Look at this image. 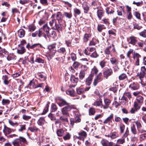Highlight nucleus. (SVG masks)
Wrapping results in <instances>:
<instances>
[{
    "mask_svg": "<svg viewBox=\"0 0 146 146\" xmlns=\"http://www.w3.org/2000/svg\"><path fill=\"white\" fill-rule=\"evenodd\" d=\"M72 109H76V108L75 105H70V104L61 109L62 113L63 115H65L66 116H69V113L68 112L71 111Z\"/></svg>",
    "mask_w": 146,
    "mask_h": 146,
    "instance_id": "f257e3e1",
    "label": "nucleus"
},
{
    "mask_svg": "<svg viewBox=\"0 0 146 146\" xmlns=\"http://www.w3.org/2000/svg\"><path fill=\"white\" fill-rule=\"evenodd\" d=\"M145 75L140 72H138L136 75L137 78L139 79V82L143 87H144L146 86V78Z\"/></svg>",
    "mask_w": 146,
    "mask_h": 146,
    "instance_id": "f03ea898",
    "label": "nucleus"
},
{
    "mask_svg": "<svg viewBox=\"0 0 146 146\" xmlns=\"http://www.w3.org/2000/svg\"><path fill=\"white\" fill-rule=\"evenodd\" d=\"M26 142V140L25 138L20 137L19 138L14 140L12 143L14 146H21Z\"/></svg>",
    "mask_w": 146,
    "mask_h": 146,
    "instance_id": "7ed1b4c3",
    "label": "nucleus"
},
{
    "mask_svg": "<svg viewBox=\"0 0 146 146\" xmlns=\"http://www.w3.org/2000/svg\"><path fill=\"white\" fill-rule=\"evenodd\" d=\"M113 73L112 70L111 68H107L103 72V77L107 79Z\"/></svg>",
    "mask_w": 146,
    "mask_h": 146,
    "instance_id": "20e7f679",
    "label": "nucleus"
},
{
    "mask_svg": "<svg viewBox=\"0 0 146 146\" xmlns=\"http://www.w3.org/2000/svg\"><path fill=\"white\" fill-rule=\"evenodd\" d=\"M104 105L103 104V105H102L101 108L104 109H108L111 103V100L107 98H104Z\"/></svg>",
    "mask_w": 146,
    "mask_h": 146,
    "instance_id": "39448f33",
    "label": "nucleus"
},
{
    "mask_svg": "<svg viewBox=\"0 0 146 146\" xmlns=\"http://www.w3.org/2000/svg\"><path fill=\"white\" fill-rule=\"evenodd\" d=\"M127 40L129 44L133 45H135L137 41V38L133 36H131L127 38Z\"/></svg>",
    "mask_w": 146,
    "mask_h": 146,
    "instance_id": "423d86ee",
    "label": "nucleus"
},
{
    "mask_svg": "<svg viewBox=\"0 0 146 146\" xmlns=\"http://www.w3.org/2000/svg\"><path fill=\"white\" fill-rule=\"evenodd\" d=\"M102 146H113L114 143L112 141H109L106 139H103L101 141Z\"/></svg>",
    "mask_w": 146,
    "mask_h": 146,
    "instance_id": "0eeeda50",
    "label": "nucleus"
},
{
    "mask_svg": "<svg viewBox=\"0 0 146 146\" xmlns=\"http://www.w3.org/2000/svg\"><path fill=\"white\" fill-rule=\"evenodd\" d=\"M141 56L138 53L134 54L133 58L135 61V64L137 66L139 65V59L141 58Z\"/></svg>",
    "mask_w": 146,
    "mask_h": 146,
    "instance_id": "6e6552de",
    "label": "nucleus"
},
{
    "mask_svg": "<svg viewBox=\"0 0 146 146\" xmlns=\"http://www.w3.org/2000/svg\"><path fill=\"white\" fill-rule=\"evenodd\" d=\"M94 76V74L93 73H91L89 75L88 77L86 80L85 83L86 85L88 86L90 85Z\"/></svg>",
    "mask_w": 146,
    "mask_h": 146,
    "instance_id": "1a4fd4ad",
    "label": "nucleus"
},
{
    "mask_svg": "<svg viewBox=\"0 0 146 146\" xmlns=\"http://www.w3.org/2000/svg\"><path fill=\"white\" fill-rule=\"evenodd\" d=\"M129 88L131 90H136L139 88V85L137 82H133L129 85Z\"/></svg>",
    "mask_w": 146,
    "mask_h": 146,
    "instance_id": "9d476101",
    "label": "nucleus"
},
{
    "mask_svg": "<svg viewBox=\"0 0 146 146\" xmlns=\"http://www.w3.org/2000/svg\"><path fill=\"white\" fill-rule=\"evenodd\" d=\"M70 80L71 82L72 83H75V84L74 85H70V87H74L76 85V83L78 81V79L77 77H75L73 75L71 76Z\"/></svg>",
    "mask_w": 146,
    "mask_h": 146,
    "instance_id": "9b49d317",
    "label": "nucleus"
},
{
    "mask_svg": "<svg viewBox=\"0 0 146 146\" xmlns=\"http://www.w3.org/2000/svg\"><path fill=\"white\" fill-rule=\"evenodd\" d=\"M131 132L134 135V137L136 138L137 136L138 135V133L134 124H133L131 127Z\"/></svg>",
    "mask_w": 146,
    "mask_h": 146,
    "instance_id": "f8f14e48",
    "label": "nucleus"
},
{
    "mask_svg": "<svg viewBox=\"0 0 146 146\" xmlns=\"http://www.w3.org/2000/svg\"><path fill=\"white\" fill-rule=\"evenodd\" d=\"M119 135L118 133L116 132H111L110 133V134L108 135H106L105 136L106 137H110L111 139H114L118 137Z\"/></svg>",
    "mask_w": 146,
    "mask_h": 146,
    "instance_id": "ddd939ff",
    "label": "nucleus"
},
{
    "mask_svg": "<svg viewBox=\"0 0 146 146\" xmlns=\"http://www.w3.org/2000/svg\"><path fill=\"white\" fill-rule=\"evenodd\" d=\"M57 104L59 106L61 107L64 106H66L70 104L67 102L66 100L63 99H60L59 102Z\"/></svg>",
    "mask_w": 146,
    "mask_h": 146,
    "instance_id": "4468645a",
    "label": "nucleus"
},
{
    "mask_svg": "<svg viewBox=\"0 0 146 146\" xmlns=\"http://www.w3.org/2000/svg\"><path fill=\"white\" fill-rule=\"evenodd\" d=\"M108 58H105L103 60L100 61L99 64L101 68H102L105 67L108 63Z\"/></svg>",
    "mask_w": 146,
    "mask_h": 146,
    "instance_id": "2eb2a0df",
    "label": "nucleus"
},
{
    "mask_svg": "<svg viewBox=\"0 0 146 146\" xmlns=\"http://www.w3.org/2000/svg\"><path fill=\"white\" fill-rule=\"evenodd\" d=\"M8 52L4 48H3L0 46V56L3 57L5 55H8Z\"/></svg>",
    "mask_w": 146,
    "mask_h": 146,
    "instance_id": "dca6fc26",
    "label": "nucleus"
},
{
    "mask_svg": "<svg viewBox=\"0 0 146 146\" xmlns=\"http://www.w3.org/2000/svg\"><path fill=\"white\" fill-rule=\"evenodd\" d=\"M46 123V121L44 118L43 117H40L37 121V123L38 125L41 126H42Z\"/></svg>",
    "mask_w": 146,
    "mask_h": 146,
    "instance_id": "f3484780",
    "label": "nucleus"
},
{
    "mask_svg": "<svg viewBox=\"0 0 146 146\" xmlns=\"http://www.w3.org/2000/svg\"><path fill=\"white\" fill-rule=\"evenodd\" d=\"M113 113L111 114L103 122L104 124L109 123L112 122V119L113 118Z\"/></svg>",
    "mask_w": 146,
    "mask_h": 146,
    "instance_id": "a211bd4d",
    "label": "nucleus"
},
{
    "mask_svg": "<svg viewBox=\"0 0 146 146\" xmlns=\"http://www.w3.org/2000/svg\"><path fill=\"white\" fill-rule=\"evenodd\" d=\"M36 77L37 79L41 81H44L46 79V77L45 76L40 73H38V74H37L36 75Z\"/></svg>",
    "mask_w": 146,
    "mask_h": 146,
    "instance_id": "6ab92c4d",
    "label": "nucleus"
},
{
    "mask_svg": "<svg viewBox=\"0 0 146 146\" xmlns=\"http://www.w3.org/2000/svg\"><path fill=\"white\" fill-rule=\"evenodd\" d=\"M59 47V45H57L56 43H54L49 45L48 46V49L50 50L56 49V48H58Z\"/></svg>",
    "mask_w": 146,
    "mask_h": 146,
    "instance_id": "aec40b11",
    "label": "nucleus"
},
{
    "mask_svg": "<svg viewBox=\"0 0 146 146\" xmlns=\"http://www.w3.org/2000/svg\"><path fill=\"white\" fill-rule=\"evenodd\" d=\"M91 37V35L90 34L86 33L84 35L83 39L84 42H86L89 40V38Z\"/></svg>",
    "mask_w": 146,
    "mask_h": 146,
    "instance_id": "412c9836",
    "label": "nucleus"
},
{
    "mask_svg": "<svg viewBox=\"0 0 146 146\" xmlns=\"http://www.w3.org/2000/svg\"><path fill=\"white\" fill-rule=\"evenodd\" d=\"M56 18L59 23H60L63 18V16L60 12H58L56 15Z\"/></svg>",
    "mask_w": 146,
    "mask_h": 146,
    "instance_id": "4be33fe9",
    "label": "nucleus"
},
{
    "mask_svg": "<svg viewBox=\"0 0 146 146\" xmlns=\"http://www.w3.org/2000/svg\"><path fill=\"white\" fill-rule=\"evenodd\" d=\"M134 123L136 125L138 130H139L142 128V125L141 121L138 120L136 121H134Z\"/></svg>",
    "mask_w": 146,
    "mask_h": 146,
    "instance_id": "5701e85b",
    "label": "nucleus"
},
{
    "mask_svg": "<svg viewBox=\"0 0 146 146\" xmlns=\"http://www.w3.org/2000/svg\"><path fill=\"white\" fill-rule=\"evenodd\" d=\"M26 51L25 49L23 46H21L20 47H19L17 50V52L19 54H23Z\"/></svg>",
    "mask_w": 146,
    "mask_h": 146,
    "instance_id": "b1692460",
    "label": "nucleus"
},
{
    "mask_svg": "<svg viewBox=\"0 0 146 146\" xmlns=\"http://www.w3.org/2000/svg\"><path fill=\"white\" fill-rule=\"evenodd\" d=\"M38 46L41 47H42V45L39 43L35 44L32 46H30L29 44L28 43L26 46V47L28 49H29V48L33 49Z\"/></svg>",
    "mask_w": 146,
    "mask_h": 146,
    "instance_id": "393cba45",
    "label": "nucleus"
},
{
    "mask_svg": "<svg viewBox=\"0 0 146 146\" xmlns=\"http://www.w3.org/2000/svg\"><path fill=\"white\" fill-rule=\"evenodd\" d=\"M99 42L98 39L95 38H93L92 40L90 42L89 45V46H94L95 45L97 42Z\"/></svg>",
    "mask_w": 146,
    "mask_h": 146,
    "instance_id": "a878e982",
    "label": "nucleus"
},
{
    "mask_svg": "<svg viewBox=\"0 0 146 146\" xmlns=\"http://www.w3.org/2000/svg\"><path fill=\"white\" fill-rule=\"evenodd\" d=\"M82 7L85 13H87L89 10V7L88 6L87 3H84L82 5Z\"/></svg>",
    "mask_w": 146,
    "mask_h": 146,
    "instance_id": "bb28decb",
    "label": "nucleus"
},
{
    "mask_svg": "<svg viewBox=\"0 0 146 146\" xmlns=\"http://www.w3.org/2000/svg\"><path fill=\"white\" fill-rule=\"evenodd\" d=\"M42 30L46 33L47 35H48L49 28L47 24H44L42 27Z\"/></svg>",
    "mask_w": 146,
    "mask_h": 146,
    "instance_id": "cd10ccee",
    "label": "nucleus"
},
{
    "mask_svg": "<svg viewBox=\"0 0 146 146\" xmlns=\"http://www.w3.org/2000/svg\"><path fill=\"white\" fill-rule=\"evenodd\" d=\"M57 52L58 53L63 54H65L66 53V50L64 47H61L56 50Z\"/></svg>",
    "mask_w": 146,
    "mask_h": 146,
    "instance_id": "c85d7f7f",
    "label": "nucleus"
},
{
    "mask_svg": "<svg viewBox=\"0 0 146 146\" xmlns=\"http://www.w3.org/2000/svg\"><path fill=\"white\" fill-rule=\"evenodd\" d=\"M67 94L72 96H74L75 95L74 90L71 89H69L66 91Z\"/></svg>",
    "mask_w": 146,
    "mask_h": 146,
    "instance_id": "c756f323",
    "label": "nucleus"
},
{
    "mask_svg": "<svg viewBox=\"0 0 146 146\" xmlns=\"http://www.w3.org/2000/svg\"><path fill=\"white\" fill-rule=\"evenodd\" d=\"M18 34L20 38H23L25 35V31L23 29H20L18 31Z\"/></svg>",
    "mask_w": 146,
    "mask_h": 146,
    "instance_id": "7c9ffc66",
    "label": "nucleus"
},
{
    "mask_svg": "<svg viewBox=\"0 0 146 146\" xmlns=\"http://www.w3.org/2000/svg\"><path fill=\"white\" fill-rule=\"evenodd\" d=\"M92 105L96 107L100 106L101 108V106L102 105H103L102 100H100L96 101L92 104Z\"/></svg>",
    "mask_w": 146,
    "mask_h": 146,
    "instance_id": "2f4dec72",
    "label": "nucleus"
},
{
    "mask_svg": "<svg viewBox=\"0 0 146 146\" xmlns=\"http://www.w3.org/2000/svg\"><path fill=\"white\" fill-rule=\"evenodd\" d=\"M97 14L98 18L101 19L104 14V11L102 10H98L97 11Z\"/></svg>",
    "mask_w": 146,
    "mask_h": 146,
    "instance_id": "473e14b6",
    "label": "nucleus"
},
{
    "mask_svg": "<svg viewBox=\"0 0 146 146\" xmlns=\"http://www.w3.org/2000/svg\"><path fill=\"white\" fill-rule=\"evenodd\" d=\"M141 106V104L138 103L137 102H134L133 107H134L135 109L137 111L140 109Z\"/></svg>",
    "mask_w": 146,
    "mask_h": 146,
    "instance_id": "72a5a7b5",
    "label": "nucleus"
},
{
    "mask_svg": "<svg viewBox=\"0 0 146 146\" xmlns=\"http://www.w3.org/2000/svg\"><path fill=\"white\" fill-rule=\"evenodd\" d=\"M49 24L52 28L54 29L56 24V20L53 19L50 21L49 22Z\"/></svg>",
    "mask_w": 146,
    "mask_h": 146,
    "instance_id": "f704fd0d",
    "label": "nucleus"
},
{
    "mask_svg": "<svg viewBox=\"0 0 146 146\" xmlns=\"http://www.w3.org/2000/svg\"><path fill=\"white\" fill-rule=\"evenodd\" d=\"M64 131L62 129H58L57 131V134L58 136L61 137L64 134Z\"/></svg>",
    "mask_w": 146,
    "mask_h": 146,
    "instance_id": "c9c22d12",
    "label": "nucleus"
},
{
    "mask_svg": "<svg viewBox=\"0 0 146 146\" xmlns=\"http://www.w3.org/2000/svg\"><path fill=\"white\" fill-rule=\"evenodd\" d=\"M110 61L112 64L116 65L117 64L116 58L115 57H112L110 59Z\"/></svg>",
    "mask_w": 146,
    "mask_h": 146,
    "instance_id": "e433bc0d",
    "label": "nucleus"
},
{
    "mask_svg": "<svg viewBox=\"0 0 146 146\" xmlns=\"http://www.w3.org/2000/svg\"><path fill=\"white\" fill-rule=\"evenodd\" d=\"M137 102L141 104L143 102V98L141 96H138L136 98Z\"/></svg>",
    "mask_w": 146,
    "mask_h": 146,
    "instance_id": "4c0bfd02",
    "label": "nucleus"
},
{
    "mask_svg": "<svg viewBox=\"0 0 146 146\" xmlns=\"http://www.w3.org/2000/svg\"><path fill=\"white\" fill-rule=\"evenodd\" d=\"M85 75V72L84 70H81L79 74V77L81 80H83Z\"/></svg>",
    "mask_w": 146,
    "mask_h": 146,
    "instance_id": "58836bf2",
    "label": "nucleus"
},
{
    "mask_svg": "<svg viewBox=\"0 0 146 146\" xmlns=\"http://www.w3.org/2000/svg\"><path fill=\"white\" fill-rule=\"evenodd\" d=\"M54 29L57 30V31L59 32L62 31V25L60 23L59 25L56 24Z\"/></svg>",
    "mask_w": 146,
    "mask_h": 146,
    "instance_id": "ea45409f",
    "label": "nucleus"
},
{
    "mask_svg": "<svg viewBox=\"0 0 146 146\" xmlns=\"http://www.w3.org/2000/svg\"><path fill=\"white\" fill-rule=\"evenodd\" d=\"M28 129L32 132L37 131L39 130V129L35 126L29 127L28 128Z\"/></svg>",
    "mask_w": 146,
    "mask_h": 146,
    "instance_id": "a19ab883",
    "label": "nucleus"
},
{
    "mask_svg": "<svg viewBox=\"0 0 146 146\" xmlns=\"http://www.w3.org/2000/svg\"><path fill=\"white\" fill-rule=\"evenodd\" d=\"M74 14L75 16L76 15H79L81 13L80 10L77 8H75L73 9Z\"/></svg>",
    "mask_w": 146,
    "mask_h": 146,
    "instance_id": "79ce46f5",
    "label": "nucleus"
},
{
    "mask_svg": "<svg viewBox=\"0 0 146 146\" xmlns=\"http://www.w3.org/2000/svg\"><path fill=\"white\" fill-rule=\"evenodd\" d=\"M105 27L103 25H98L97 27V29L99 32H101L103 29H105Z\"/></svg>",
    "mask_w": 146,
    "mask_h": 146,
    "instance_id": "37998d69",
    "label": "nucleus"
},
{
    "mask_svg": "<svg viewBox=\"0 0 146 146\" xmlns=\"http://www.w3.org/2000/svg\"><path fill=\"white\" fill-rule=\"evenodd\" d=\"M96 112L95 109L93 108H91L89 110V114L90 115H93Z\"/></svg>",
    "mask_w": 146,
    "mask_h": 146,
    "instance_id": "c03bdc74",
    "label": "nucleus"
},
{
    "mask_svg": "<svg viewBox=\"0 0 146 146\" xmlns=\"http://www.w3.org/2000/svg\"><path fill=\"white\" fill-rule=\"evenodd\" d=\"M111 46H108L105 50L104 52L106 54L109 55L110 53V50L111 49Z\"/></svg>",
    "mask_w": 146,
    "mask_h": 146,
    "instance_id": "a18cd8bd",
    "label": "nucleus"
},
{
    "mask_svg": "<svg viewBox=\"0 0 146 146\" xmlns=\"http://www.w3.org/2000/svg\"><path fill=\"white\" fill-rule=\"evenodd\" d=\"M78 134L79 135L84 137H86L87 136V133L83 130H81L80 132L78 133Z\"/></svg>",
    "mask_w": 146,
    "mask_h": 146,
    "instance_id": "49530a36",
    "label": "nucleus"
},
{
    "mask_svg": "<svg viewBox=\"0 0 146 146\" xmlns=\"http://www.w3.org/2000/svg\"><path fill=\"white\" fill-rule=\"evenodd\" d=\"M125 125L123 124H121L119 125V129L120 130V133L121 134L123 133L124 131V130L125 129Z\"/></svg>",
    "mask_w": 146,
    "mask_h": 146,
    "instance_id": "de8ad7c7",
    "label": "nucleus"
},
{
    "mask_svg": "<svg viewBox=\"0 0 146 146\" xmlns=\"http://www.w3.org/2000/svg\"><path fill=\"white\" fill-rule=\"evenodd\" d=\"M81 65L80 64L77 62H74L73 64V66L75 69H77L78 67Z\"/></svg>",
    "mask_w": 146,
    "mask_h": 146,
    "instance_id": "09e8293b",
    "label": "nucleus"
},
{
    "mask_svg": "<svg viewBox=\"0 0 146 146\" xmlns=\"http://www.w3.org/2000/svg\"><path fill=\"white\" fill-rule=\"evenodd\" d=\"M125 142V138L123 137L122 138L119 139L117 140L118 144H123Z\"/></svg>",
    "mask_w": 146,
    "mask_h": 146,
    "instance_id": "8fccbe9b",
    "label": "nucleus"
},
{
    "mask_svg": "<svg viewBox=\"0 0 146 146\" xmlns=\"http://www.w3.org/2000/svg\"><path fill=\"white\" fill-rule=\"evenodd\" d=\"M127 78V76L125 74L123 73L120 75L119 77V80H122L126 79Z\"/></svg>",
    "mask_w": 146,
    "mask_h": 146,
    "instance_id": "3c124183",
    "label": "nucleus"
},
{
    "mask_svg": "<svg viewBox=\"0 0 146 146\" xmlns=\"http://www.w3.org/2000/svg\"><path fill=\"white\" fill-rule=\"evenodd\" d=\"M102 72H100L96 76L95 78L100 81H102L103 79L102 77Z\"/></svg>",
    "mask_w": 146,
    "mask_h": 146,
    "instance_id": "603ef678",
    "label": "nucleus"
},
{
    "mask_svg": "<svg viewBox=\"0 0 146 146\" xmlns=\"http://www.w3.org/2000/svg\"><path fill=\"white\" fill-rule=\"evenodd\" d=\"M143 4V2L141 1L140 2H136L135 1H133V4L136 5L137 6H141Z\"/></svg>",
    "mask_w": 146,
    "mask_h": 146,
    "instance_id": "864d4df0",
    "label": "nucleus"
},
{
    "mask_svg": "<svg viewBox=\"0 0 146 146\" xmlns=\"http://www.w3.org/2000/svg\"><path fill=\"white\" fill-rule=\"evenodd\" d=\"M40 3L42 5L46 6L48 5V0H39Z\"/></svg>",
    "mask_w": 146,
    "mask_h": 146,
    "instance_id": "5fc2aeb1",
    "label": "nucleus"
},
{
    "mask_svg": "<svg viewBox=\"0 0 146 146\" xmlns=\"http://www.w3.org/2000/svg\"><path fill=\"white\" fill-rule=\"evenodd\" d=\"M37 32L38 33V36L39 37H40L44 33L42 28L40 29L39 30L37 31Z\"/></svg>",
    "mask_w": 146,
    "mask_h": 146,
    "instance_id": "6e6d98bb",
    "label": "nucleus"
},
{
    "mask_svg": "<svg viewBox=\"0 0 146 146\" xmlns=\"http://www.w3.org/2000/svg\"><path fill=\"white\" fill-rule=\"evenodd\" d=\"M65 44L67 47L72 46V41L70 40H65Z\"/></svg>",
    "mask_w": 146,
    "mask_h": 146,
    "instance_id": "4d7b16f0",
    "label": "nucleus"
},
{
    "mask_svg": "<svg viewBox=\"0 0 146 146\" xmlns=\"http://www.w3.org/2000/svg\"><path fill=\"white\" fill-rule=\"evenodd\" d=\"M29 0H19V3L20 4L24 5L29 3Z\"/></svg>",
    "mask_w": 146,
    "mask_h": 146,
    "instance_id": "13d9d810",
    "label": "nucleus"
},
{
    "mask_svg": "<svg viewBox=\"0 0 146 146\" xmlns=\"http://www.w3.org/2000/svg\"><path fill=\"white\" fill-rule=\"evenodd\" d=\"M2 104L3 105L6 104H9L10 102V101L8 99H3L2 100Z\"/></svg>",
    "mask_w": 146,
    "mask_h": 146,
    "instance_id": "bf43d9fd",
    "label": "nucleus"
},
{
    "mask_svg": "<svg viewBox=\"0 0 146 146\" xmlns=\"http://www.w3.org/2000/svg\"><path fill=\"white\" fill-rule=\"evenodd\" d=\"M5 131V132L7 134H9L12 131L11 129L7 127H4V129L3 130L4 131Z\"/></svg>",
    "mask_w": 146,
    "mask_h": 146,
    "instance_id": "052dcab7",
    "label": "nucleus"
},
{
    "mask_svg": "<svg viewBox=\"0 0 146 146\" xmlns=\"http://www.w3.org/2000/svg\"><path fill=\"white\" fill-rule=\"evenodd\" d=\"M35 62L38 63H44V60L40 58H37L35 60Z\"/></svg>",
    "mask_w": 146,
    "mask_h": 146,
    "instance_id": "680f3d73",
    "label": "nucleus"
},
{
    "mask_svg": "<svg viewBox=\"0 0 146 146\" xmlns=\"http://www.w3.org/2000/svg\"><path fill=\"white\" fill-rule=\"evenodd\" d=\"M64 14L66 17L69 19H70L72 17V14L71 13H68L66 12H64Z\"/></svg>",
    "mask_w": 146,
    "mask_h": 146,
    "instance_id": "e2e57ef3",
    "label": "nucleus"
},
{
    "mask_svg": "<svg viewBox=\"0 0 146 146\" xmlns=\"http://www.w3.org/2000/svg\"><path fill=\"white\" fill-rule=\"evenodd\" d=\"M139 138L141 140L146 139V133L142 134L139 135Z\"/></svg>",
    "mask_w": 146,
    "mask_h": 146,
    "instance_id": "0e129e2a",
    "label": "nucleus"
},
{
    "mask_svg": "<svg viewBox=\"0 0 146 146\" xmlns=\"http://www.w3.org/2000/svg\"><path fill=\"white\" fill-rule=\"evenodd\" d=\"M139 35L144 38H146V30L145 29L143 31L139 33Z\"/></svg>",
    "mask_w": 146,
    "mask_h": 146,
    "instance_id": "69168bd1",
    "label": "nucleus"
},
{
    "mask_svg": "<svg viewBox=\"0 0 146 146\" xmlns=\"http://www.w3.org/2000/svg\"><path fill=\"white\" fill-rule=\"evenodd\" d=\"M74 119L75 121V123H80L81 121V119L79 116H76L75 117Z\"/></svg>",
    "mask_w": 146,
    "mask_h": 146,
    "instance_id": "338daca9",
    "label": "nucleus"
},
{
    "mask_svg": "<svg viewBox=\"0 0 146 146\" xmlns=\"http://www.w3.org/2000/svg\"><path fill=\"white\" fill-rule=\"evenodd\" d=\"M140 72L145 75H146V68L145 66H143L141 67Z\"/></svg>",
    "mask_w": 146,
    "mask_h": 146,
    "instance_id": "774afa93",
    "label": "nucleus"
}]
</instances>
